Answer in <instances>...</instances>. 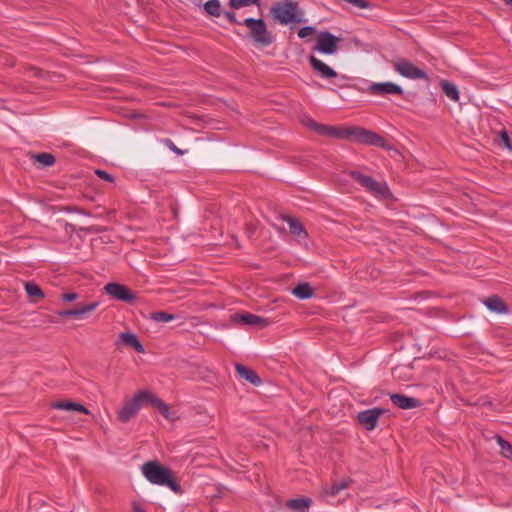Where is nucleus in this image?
<instances>
[{
	"instance_id": "nucleus-1",
	"label": "nucleus",
	"mask_w": 512,
	"mask_h": 512,
	"mask_svg": "<svg viewBox=\"0 0 512 512\" xmlns=\"http://www.w3.org/2000/svg\"><path fill=\"white\" fill-rule=\"evenodd\" d=\"M321 135L331 136L337 139L354 138L362 144L373 145L377 147H386L387 141L380 135L360 127H339L325 125L321 128Z\"/></svg>"
},
{
	"instance_id": "nucleus-2",
	"label": "nucleus",
	"mask_w": 512,
	"mask_h": 512,
	"mask_svg": "<svg viewBox=\"0 0 512 512\" xmlns=\"http://www.w3.org/2000/svg\"><path fill=\"white\" fill-rule=\"evenodd\" d=\"M141 473L152 485L167 487L175 493L181 491V486L175 480L171 469L156 460L145 462L141 466Z\"/></svg>"
},
{
	"instance_id": "nucleus-3",
	"label": "nucleus",
	"mask_w": 512,
	"mask_h": 512,
	"mask_svg": "<svg viewBox=\"0 0 512 512\" xmlns=\"http://www.w3.org/2000/svg\"><path fill=\"white\" fill-rule=\"evenodd\" d=\"M243 25L247 27V36L254 44L260 47H268L274 42L275 36L268 30L263 19L246 18Z\"/></svg>"
},
{
	"instance_id": "nucleus-4",
	"label": "nucleus",
	"mask_w": 512,
	"mask_h": 512,
	"mask_svg": "<svg viewBox=\"0 0 512 512\" xmlns=\"http://www.w3.org/2000/svg\"><path fill=\"white\" fill-rule=\"evenodd\" d=\"M270 13L273 19L282 25H287L291 22L300 23L303 21V12L299 10L298 3L294 1L272 5Z\"/></svg>"
},
{
	"instance_id": "nucleus-5",
	"label": "nucleus",
	"mask_w": 512,
	"mask_h": 512,
	"mask_svg": "<svg viewBox=\"0 0 512 512\" xmlns=\"http://www.w3.org/2000/svg\"><path fill=\"white\" fill-rule=\"evenodd\" d=\"M349 175L372 195L376 197H385L388 191L386 185L381 184L371 176L364 175L359 171H350Z\"/></svg>"
},
{
	"instance_id": "nucleus-6",
	"label": "nucleus",
	"mask_w": 512,
	"mask_h": 512,
	"mask_svg": "<svg viewBox=\"0 0 512 512\" xmlns=\"http://www.w3.org/2000/svg\"><path fill=\"white\" fill-rule=\"evenodd\" d=\"M392 67L397 73H399L401 76L405 78L412 80H429V77L424 70L418 68L417 66H415L413 63L406 59L399 58L393 61Z\"/></svg>"
},
{
	"instance_id": "nucleus-7",
	"label": "nucleus",
	"mask_w": 512,
	"mask_h": 512,
	"mask_svg": "<svg viewBox=\"0 0 512 512\" xmlns=\"http://www.w3.org/2000/svg\"><path fill=\"white\" fill-rule=\"evenodd\" d=\"M147 397L144 393H137L133 398L127 401L118 411V418L120 421L126 423L132 419L140 410L141 406L145 403Z\"/></svg>"
},
{
	"instance_id": "nucleus-8",
	"label": "nucleus",
	"mask_w": 512,
	"mask_h": 512,
	"mask_svg": "<svg viewBox=\"0 0 512 512\" xmlns=\"http://www.w3.org/2000/svg\"><path fill=\"white\" fill-rule=\"evenodd\" d=\"M104 291L107 295H109L113 300L125 302V303H133L137 297L127 286L110 282L104 286Z\"/></svg>"
},
{
	"instance_id": "nucleus-9",
	"label": "nucleus",
	"mask_w": 512,
	"mask_h": 512,
	"mask_svg": "<svg viewBox=\"0 0 512 512\" xmlns=\"http://www.w3.org/2000/svg\"><path fill=\"white\" fill-rule=\"evenodd\" d=\"M340 38L329 31L320 32L317 36L316 44L313 50L323 54L332 55L338 50Z\"/></svg>"
},
{
	"instance_id": "nucleus-10",
	"label": "nucleus",
	"mask_w": 512,
	"mask_h": 512,
	"mask_svg": "<svg viewBox=\"0 0 512 512\" xmlns=\"http://www.w3.org/2000/svg\"><path fill=\"white\" fill-rule=\"evenodd\" d=\"M366 91L367 93L374 96H402L404 94L403 88L400 85L393 82H371L368 85Z\"/></svg>"
},
{
	"instance_id": "nucleus-11",
	"label": "nucleus",
	"mask_w": 512,
	"mask_h": 512,
	"mask_svg": "<svg viewBox=\"0 0 512 512\" xmlns=\"http://www.w3.org/2000/svg\"><path fill=\"white\" fill-rule=\"evenodd\" d=\"M386 412L384 408L374 407L361 411L357 414V421L366 430L371 431L377 427L379 418Z\"/></svg>"
},
{
	"instance_id": "nucleus-12",
	"label": "nucleus",
	"mask_w": 512,
	"mask_h": 512,
	"mask_svg": "<svg viewBox=\"0 0 512 512\" xmlns=\"http://www.w3.org/2000/svg\"><path fill=\"white\" fill-rule=\"evenodd\" d=\"M115 345L118 348H121L122 346L131 347L138 353L145 352L144 346L138 339L137 335L131 332L120 333L117 340L115 341Z\"/></svg>"
},
{
	"instance_id": "nucleus-13",
	"label": "nucleus",
	"mask_w": 512,
	"mask_h": 512,
	"mask_svg": "<svg viewBox=\"0 0 512 512\" xmlns=\"http://www.w3.org/2000/svg\"><path fill=\"white\" fill-rule=\"evenodd\" d=\"M308 61L311 65L312 70L317 73L323 79L336 78L338 73L328 66L326 63L315 57L314 55H310L308 57Z\"/></svg>"
},
{
	"instance_id": "nucleus-14",
	"label": "nucleus",
	"mask_w": 512,
	"mask_h": 512,
	"mask_svg": "<svg viewBox=\"0 0 512 512\" xmlns=\"http://www.w3.org/2000/svg\"><path fill=\"white\" fill-rule=\"evenodd\" d=\"M232 320L235 323L258 327H266L270 323L267 318H263L251 313H236L232 316Z\"/></svg>"
},
{
	"instance_id": "nucleus-15",
	"label": "nucleus",
	"mask_w": 512,
	"mask_h": 512,
	"mask_svg": "<svg viewBox=\"0 0 512 512\" xmlns=\"http://www.w3.org/2000/svg\"><path fill=\"white\" fill-rule=\"evenodd\" d=\"M390 400L395 406L401 409H413L421 405L418 399L397 393L391 394Z\"/></svg>"
},
{
	"instance_id": "nucleus-16",
	"label": "nucleus",
	"mask_w": 512,
	"mask_h": 512,
	"mask_svg": "<svg viewBox=\"0 0 512 512\" xmlns=\"http://www.w3.org/2000/svg\"><path fill=\"white\" fill-rule=\"evenodd\" d=\"M235 370L241 378L245 379L247 382L254 386H259L262 383L261 378L257 375V373L243 364L237 363L235 365Z\"/></svg>"
},
{
	"instance_id": "nucleus-17",
	"label": "nucleus",
	"mask_w": 512,
	"mask_h": 512,
	"mask_svg": "<svg viewBox=\"0 0 512 512\" xmlns=\"http://www.w3.org/2000/svg\"><path fill=\"white\" fill-rule=\"evenodd\" d=\"M483 303L490 311L497 314H505L508 312L507 304L497 295L486 298Z\"/></svg>"
},
{
	"instance_id": "nucleus-18",
	"label": "nucleus",
	"mask_w": 512,
	"mask_h": 512,
	"mask_svg": "<svg viewBox=\"0 0 512 512\" xmlns=\"http://www.w3.org/2000/svg\"><path fill=\"white\" fill-rule=\"evenodd\" d=\"M284 220L288 223L289 230L292 235L297 236L299 240L307 238V231L298 219L291 216H286L284 217Z\"/></svg>"
},
{
	"instance_id": "nucleus-19",
	"label": "nucleus",
	"mask_w": 512,
	"mask_h": 512,
	"mask_svg": "<svg viewBox=\"0 0 512 512\" xmlns=\"http://www.w3.org/2000/svg\"><path fill=\"white\" fill-rule=\"evenodd\" d=\"M52 408L63 411H72L88 414L89 410L82 404L71 401H59L52 404Z\"/></svg>"
},
{
	"instance_id": "nucleus-20",
	"label": "nucleus",
	"mask_w": 512,
	"mask_h": 512,
	"mask_svg": "<svg viewBox=\"0 0 512 512\" xmlns=\"http://www.w3.org/2000/svg\"><path fill=\"white\" fill-rule=\"evenodd\" d=\"M312 504V499L308 497H301L290 499L286 502V507L296 512H307Z\"/></svg>"
},
{
	"instance_id": "nucleus-21",
	"label": "nucleus",
	"mask_w": 512,
	"mask_h": 512,
	"mask_svg": "<svg viewBox=\"0 0 512 512\" xmlns=\"http://www.w3.org/2000/svg\"><path fill=\"white\" fill-rule=\"evenodd\" d=\"M140 393L147 395L145 403H150L152 406L156 407L163 416L168 417L169 408L160 398L147 391H141Z\"/></svg>"
},
{
	"instance_id": "nucleus-22",
	"label": "nucleus",
	"mask_w": 512,
	"mask_h": 512,
	"mask_svg": "<svg viewBox=\"0 0 512 512\" xmlns=\"http://www.w3.org/2000/svg\"><path fill=\"white\" fill-rule=\"evenodd\" d=\"M441 89L443 93L452 101H458L459 100V91L456 85L453 83L447 81V80H441L440 82Z\"/></svg>"
},
{
	"instance_id": "nucleus-23",
	"label": "nucleus",
	"mask_w": 512,
	"mask_h": 512,
	"mask_svg": "<svg viewBox=\"0 0 512 512\" xmlns=\"http://www.w3.org/2000/svg\"><path fill=\"white\" fill-rule=\"evenodd\" d=\"M98 306H99V302L95 301V302L89 303L83 307L75 308V309H73V313H74L73 318L78 319V320H83L88 316L89 313L96 310Z\"/></svg>"
},
{
	"instance_id": "nucleus-24",
	"label": "nucleus",
	"mask_w": 512,
	"mask_h": 512,
	"mask_svg": "<svg viewBox=\"0 0 512 512\" xmlns=\"http://www.w3.org/2000/svg\"><path fill=\"white\" fill-rule=\"evenodd\" d=\"M292 294L301 300H306L312 297L313 289L308 283H300L292 290Z\"/></svg>"
},
{
	"instance_id": "nucleus-25",
	"label": "nucleus",
	"mask_w": 512,
	"mask_h": 512,
	"mask_svg": "<svg viewBox=\"0 0 512 512\" xmlns=\"http://www.w3.org/2000/svg\"><path fill=\"white\" fill-rule=\"evenodd\" d=\"M203 8L210 16L219 17L222 15V8L219 0H209L204 3Z\"/></svg>"
},
{
	"instance_id": "nucleus-26",
	"label": "nucleus",
	"mask_w": 512,
	"mask_h": 512,
	"mask_svg": "<svg viewBox=\"0 0 512 512\" xmlns=\"http://www.w3.org/2000/svg\"><path fill=\"white\" fill-rule=\"evenodd\" d=\"M350 483H351V481L348 479H343L339 482H335L329 488L326 489V494L329 496H336L342 490L348 488Z\"/></svg>"
},
{
	"instance_id": "nucleus-27",
	"label": "nucleus",
	"mask_w": 512,
	"mask_h": 512,
	"mask_svg": "<svg viewBox=\"0 0 512 512\" xmlns=\"http://www.w3.org/2000/svg\"><path fill=\"white\" fill-rule=\"evenodd\" d=\"M204 380L211 382L214 379V372L207 366H198L197 371H194V379Z\"/></svg>"
},
{
	"instance_id": "nucleus-28",
	"label": "nucleus",
	"mask_w": 512,
	"mask_h": 512,
	"mask_svg": "<svg viewBox=\"0 0 512 512\" xmlns=\"http://www.w3.org/2000/svg\"><path fill=\"white\" fill-rule=\"evenodd\" d=\"M496 440L501 448L502 456L512 461V445L500 435L496 436Z\"/></svg>"
},
{
	"instance_id": "nucleus-29",
	"label": "nucleus",
	"mask_w": 512,
	"mask_h": 512,
	"mask_svg": "<svg viewBox=\"0 0 512 512\" xmlns=\"http://www.w3.org/2000/svg\"><path fill=\"white\" fill-rule=\"evenodd\" d=\"M25 291L29 297H44L41 288L34 282L29 281L24 284Z\"/></svg>"
},
{
	"instance_id": "nucleus-30",
	"label": "nucleus",
	"mask_w": 512,
	"mask_h": 512,
	"mask_svg": "<svg viewBox=\"0 0 512 512\" xmlns=\"http://www.w3.org/2000/svg\"><path fill=\"white\" fill-rule=\"evenodd\" d=\"M301 123L309 128L310 130L314 131L315 133L321 135V128L324 127V124H320L315 122L311 117L304 116L301 119Z\"/></svg>"
},
{
	"instance_id": "nucleus-31",
	"label": "nucleus",
	"mask_w": 512,
	"mask_h": 512,
	"mask_svg": "<svg viewBox=\"0 0 512 512\" xmlns=\"http://www.w3.org/2000/svg\"><path fill=\"white\" fill-rule=\"evenodd\" d=\"M34 158L45 167L52 166L55 163V157L50 153H40L35 155Z\"/></svg>"
},
{
	"instance_id": "nucleus-32",
	"label": "nucleus",
	"mask_w": 512,
	"mask_h": 512,
	"mask_svg": "<svg viewBox=\"0 0 512 512\" xmlns=\"http://www.w3.org/2000/svg\"><path fill=\"white\" fill-rule=\"evenodd\" d=\"M229 5L232 9H239L251 5H260L259 0H229Z\"/></svg>"
},
{
	"instance_id": "nucleus-33",
	"label": "nucleus",
	"mask_w": 512,
	"mask_h": 512,
	"mask_svg": "<svg viewBox=\"0 0 512 512\" xmlns=\"http://www.w3.org/2000/svg\"><path fill=\"white\" fill-rule=\"evenodd\" d=\"M175 317L172 314L166 313V312H154L151 314V319L156 322H169L173 320Z\"/></svg>"
},
{
	"instance_id": "nucleus-34",
	"label": "nucleus",
	"mask_w": 512,
	"mask_h": 512,
	"mask_svg": "<svg viewBox=\"0 0 512 512\" xmlns=\"http://www.w3.org/2000/svg\"><path fill=\"white\" fill-rule=\"evenodd\" d=\"M222 14L224 15V17L228 20L229 23L231 24H234V25H241L243 24V22H240L237 18H236V14L232 11H222Z\"/></svg>"
},
{
	"instance_id": "nucleus-35",
	"label": "nucleus",
	"mask_w": 512,
	"mask_h": 512,
	"mask_svg": "<svg viewBox=\"0 0 512 512\" xmlns=\"http://www.w3.org/2000/svg\"><path fill=\"white\" fill-rule=\"evenodd\" d=\"M314 32V27L312 26H305L298 30V36L300 38H306L309 35H311Z\"/></svg>"
},
{
	"instance_id": "nucleus-36",
	"label": "nucleus",
	"mask_w": 512,
	"mask_h": 512,
	"mask_svg": "<svg viewBox=\"0 0 512 512\" xmlns=\"http://www.w3.org/2000/svg\"><path fill=\"white\" fill-rule=\"evenodd\" d=\"M61 298L65 302H72L78 298V294L74 293V292H68V293L62 294Z\"/></svg>"
},
{
	"instance_id": "nucleus-37",
	"label": "nucleus",
	"mask_w": 512,
	"mask_h": 512,
	"mask_svg": "<svg viewBox=\"0 0 512 512\" xmlns=\"http://www.w3.org/2000/svg\"><path fill=\"white\" fill-rule=\"evenodd\" d=\"M217 452V449L211 445L209 446L205 452H200V451H197L195 454L196 455H203V456H214Z\"/></svg>"
},
{
	"instance_id": "nucleus-38",
	"label": "nucleus",
	"mask_w": 512,
	"mask_h": 512,
	"mask_svg": "<svg viewBox=\"0 0 512 512\" xmlns=\"http://www.w3.org/2000/svg\"><path fill=\"white\" fill-rule=\"evenodd\" d=\"M500 138L507 148H510V137L506 130L500 132Z\"/></svg>"
},
{
	"instance_id": "nucleus-39",
	"label": "nucleus",
	"mask_w": 512,
	"mask_h": 512,
	"mask_svg": "<svg viewBox=\"0 0 512 512\" xmlns=\"http://www.w3.org/2000/svg\"><path fill=\"white\" fill-rule=\"evenodd\" d=\"M96 174L104 180L113 181V176L104 170H97Z\"/></svg>"
},
{
	"instance_id": "nucleus-40",
	"label": "nucleus",
	"mask_w": 512,
	"mask_h": 512,
	"mask_svg": "<svg viewBox=\"0 0 512 512\" xmlns=\"http://www.w3.org/2000/svg\"><path fill=\"white\" fill-rule=\"evenodd\" d=\"M73 309L70 310H62L58 312V315L63 318H73Z\"/></svg>"
},
{
	"instance_id": "nucleus-41",
	"label": "nucleus",
	"mask_w": 512,
	"mask_h": 512,
	"mask_svg": "<svg viewBox=\"0 0 512 512\" xmlns=\"http://www.w3.org/2000/svg\"><path fill=\"white\" fill-rule=\"evenodd\" d=\"M167 143H168L169 148L172 151H174L175 153L180 154V155L184 153V151L177 148L171 140H167Z\"/></svg>"
},
{
	"instance_id": "nucleus-42",
	"label": "nucleus",
	"mask_w": 512,
	"mask_h": 512,
	"mask_svg": "<svg viewBox=\"0 0 512 512\" xmlns=\"http://www.w3.org/2000/svg\"><path fill=\"white\" fill-rule=\"evenodd\" d=\"M132 512H145L143 507L139 503H133Z\"/></svg>"
},
{
	"instance_id": "nucleus-43",
	"label": "nucleus",
	"mask_w": 512,
	"mask_h": 512,
	"mask_svg": "<svg viewBox=\"0 0 512 512\" xmlns=\"http://www.w3.org/2000/svg\"><path fill=\"white\" fill-rule=\"evenodd\" d=\"M193 121H194V127H195L196 125H198L199 118H198V116H197L196 114H194Z\"/></svg>"
},
{
	"instance_id": "nucleus-44",
	"label": "nucleus",
	"mask_w": 512,
	"mask_h": 512,
	"mask_svg": "<svg viewBox=\"0 0 512 512\" xmlns=\"http://www.w3.org/2000/svg\"><path fill=\"white\" fill-rule=\"evenodd\" d=\"M506 5L512 6V0H502Z\"/></svg>"
}]
</instances>
